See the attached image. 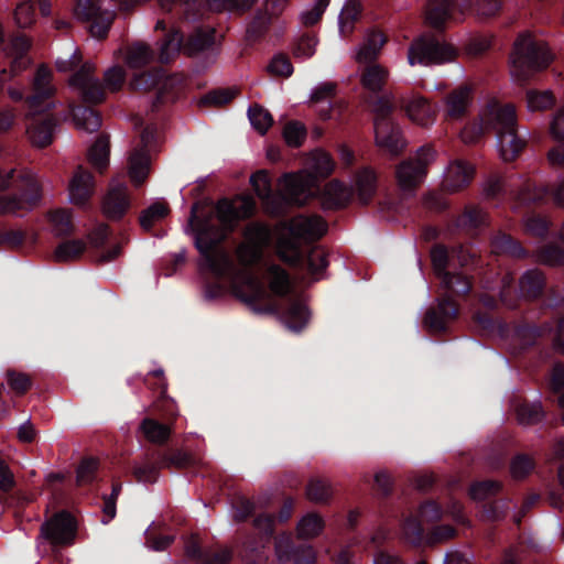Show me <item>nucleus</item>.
Listing matches in <instances>:
<instances>
[{"mask_svg":"<svg viewBox=\"0 0 564 564\" xmlns=\"http://www.w3.org/2000/svg\"><path fill=\"white\" fill-rule=\"evenodd\" d=\"M279 183L281 188L274 191L265 170L257 171L250 176V184L256 195L271 217H283L291 207H302L310 202L312 189L307 180L301 174L284 173Z\"/></svg>","mask_w":564,"mask_h":564,"instance_id":"nucleus-5","label":"nucleus"},{"mask_svg":"<svg viewBox=\"0 0 564 564\" xmlns=\"http://www.w3.org/2000/svg\"><path fill=\"white\" fill-rule=\"evenodd\" d=\"M109 139L105 134H100L88 150V162L99 172L109 165Z\"/></svg>","mask_w":564,"mask_h":564,"instance_id":"nucleus-39","label":"nucleus"},{"mask_svg":"<svg viewBox=\"0 0 564 564\" xmlns=\"http://www.w3.org/2000/svg\"><path fill=\"white\" fill-rule=\"evenodd\" d=\"M140 142L129 156V176L135 186H141L150 173V151L156 141V127L145 126L140 131Z\"/></svg>","mask_w":564,"mask_h":564,"instance_id":"nucleus-16","label":"nucleus"},{"mask_svg":"<svg viewBox=\"0 0 564 564\" xmlns=\"http://www.w3.org/2000/svg\"><path fill=\"white\" fill-rule=\"evenodd\" d=\"M139 429L147 441L158 445L165 444L171 436V424L152 417H144Z\"/></svg>","mask_w":564,"mask_h":564,"instance_id":"nucleus-36","label":"nucleus"},{"mask_svg":"<svg viewBox=\"0 0 564 564\" xmlns=\"http://www.w3.org/2000/svg\"><path fill=\"white\" fill-rule=\"evenodd\" d=\"M185 554L197 564H228L232 558V552L227 549L204 550L198 539L194 535L184 542Z\"/></svg>","mask_w":564,"mask_h":564,"instance_id":"nucleus-26","label":"nucleus"},{"mask_svg":"<svg viewBox=\"0 0 564 564\" xmlns=\"http://www.w3.org/2000/svg\"><path fill=\"white\" fill-rule=\"evenodd\" d=\"M51 80V70L41 65L34 75L33 93L25 99L28 116L32 118L28 132L31 141L40 148H45L52 143L54 130L57 126V119L51 112L52 97L55 93Z\"/></svg>","mask_w":564,"mask_h":564,"instance_id":"nucleus-6","label":"nucleus"},{"mask_svg":"<svg viewBox=\"0 0 564 564\" xmlns=\"http://www.w3.org/2000/svg\"><path fill=\"white\" fill-rule=\"evenodd\" d=\"M215 44V30L196 29L187 39L185 50L189 55H196L210 48Z\"/></svg>","mask_w":564,"mask_h":564,"instance_id":"nucleus-43","label":"nucleus"},{"mask_svg":"<svg viewBox=\"0 0 564 564\" xmlns=\"http://www.w3.org/2000/svg\"><path fill=\"white\" fill-rule=\"evenodd\" d=\"M155 59V52L144 42H134L129 45L126 63L130 68H142Z\"/></svg>","mask_w":564,"mask_h":564,"instance_id":"nucleus-38","label":"nucleus"},{"mask_svg":"<svg viewBox=\"0 0 564 564\" xmlns=\"http://www.w3.org/2000/svg\"><path fill=\"white\" fill-rule=\"evenodd\" d=\"M546 286V276L540 269L527 270L519 280L521 294L529 300L543 295Z\"/></svg>","mask_w":564,"mask_h":564,"instance_id":"nucleus-32","label":"nucleus"},{"mask_svg":"<svg viewBox=\"0 0 564 564\" xmlns=\"http://www.w3.org/2000/svg\"><path fill=\"white\" fill-rule=\"evenodd\" d=\"M170 209L166 203L155 202L144 209L139 218L140 226L149 231L156 220L167 216Z\"/></svg>","mask_w":564,"mask_h":564,"instance_id":"nucleus-53","label":"nucleus"},{"mask_svg":"<svg viewBox=\"0 0 564 564\" xmlns=\"http://www.w3.org/2000/svg\"><path fill=\"white\" fill-rule=\"evenodd\" d=\"M36 2L34 0H24L20 2L14 10V20L19 28L31 26L35 21Z\"/></svg>","mask_w":564,"mask_h":564,"instance_id":"nucleus-57","label":"nucleus"},{"mask_svg":"<svg viewBox=\"0 0 564 564\" xmlns=\"http://www.w3.org/2000/svg\"><path fill=\"white\" fill-rule=\"evenodd\" d=\"M535 260L545 265H564V249L556 243H547L538 248L534 252Z\"/></svg>","mask_w":564,"mask_h":564,"instance_id":"nucleus-47","label":"nucleus"},{"mask_svg":"<svg viewBox=\"0 0 564 564\" xmlns=\"http://www.w3.org/2000/svg\"><path fill=\"white\" fill-rule=\"evenodd\" d=\"M195 465V457L177 448H156L147 454L142 462L132 467V475L138 482L153 484L162 468L182 470Z\"/></svg>","mask_w":564,"mask_h":564,"instance_id":"nucleus-11","label":"nucleus"},{"mask_svg":"<svg viewBox=\"0 0 564 564\" xmlns=\"http://www.w3.org/2000/svg\"><path fill=\"white\" fill-rule=\"evenodd\" d=\"M283 319L286 326L294 332H300L307 325L310 311L301 297H289L286 308L283 312Z\"/></svg>","mask_w":564,"mask_h":564,"instance_id":"nucleus-31","label":"nucleus"},{"mask_svg":"<svg viewBox=\"0 0 564 564\" xmlns=\"http://www.w3.org/2000/svg\"><path fill=\"white\" fill-rule=\"evenodd\" d=\"M238 94L235 88L214 89L200 98L199 106H225L229 104Z\"/></svg>","mask_w":564,"mask_h":564,"instance_id":"nucleus-55","label":"nucleus"},{"mask_svg":"<svg viewBox=\"0 0 564 564\" xmlns=\"http://www.w3.org/2000/svg\"><path fill=\"white\" fill-rule=\"evenodd\" d=\"M386 42L387 36L381 31L370 30L358 52V61L365 63L375 61Z\"/></svg>","mask_w":564,"mask_h":564,"instance_id":"nucleus-40","label":"nucleus"},{"mask_svg":"<svg viewBox=\"0 0 564 564\" xmlns=\"http://www.w3.org/2000/svg\"><path fill=\"white\" fill-rule=\"evenodd\" d=\"M491 247L495 252L507 254L516 259H525L529 257V251L521 242L506 232H498L494 236Z\"/></svg>","mask_w":564,"mask_h":564,"instance_id":"nucleus-35","label":"nucleus"},{"mask_svg":"<svg viewBox=\"0 0 564 564\" xmlns=\"http://www.w3.org/2000/svg\"><path fill=\"white\" fill-rule=\"evenodd\" d=\"M486 215L481 208L468 205L464 212L456 217L454 226L464 231H475L485 225Z\"/></svg>","mask_w":564,"mask_h":564,"instance_id":"nucleus-41","label":"nucleus"},{"mask_svg":"<svg viewBox=\"0 0 564 564\" xmlns=\"http://www.w3.org/2000/svg\"><path fill=\"white\" fill-rule=\"evenodd\" d=\"M501 488V484L496 480L477 481L470 486V498L484 501L482 516L486 520H501L505 518L507 510L509 509V501L507 499H491V497L500 492Z\"/></svg>","mask_w":564,"mask_h":564,"instance_id":"nucleus-19","label":"nucleus"},{"mask_svg":"<svg viewBox=\"0 0 564 564\" xmlns=\"http://www.w3.org/2000/svg\"><path fill=\"white\" fill-rule=\"evenodd\" d=\"M471 100V89L468 86H460L451 91L446 97V116L452 120L462 119Z\"/></svg>","mask_w":564,"mask_h":564,"instance_id":"nucleus-33","label":"nucleus"},{"mask_svg":"<svg viewBox=\"0 0 564 564\" xmlns=\"http://www.w3.org/2000/svg\"><path fill=\"white\" fill-rule=\"evenodd\" d=\"M248 118L253 129L261 135L265 134L269 128L273 124L271 113L259 104H252L249 106Z\"/></svg>","mask_w":564,"mask_h":564,"instance_id":"nucleus-48","label":"nucleus"},{"mask_svg":"<svg viewBox=\"0 0 564 564\" xmlns=\"http://www.w3.org/2000/svg\"><path fill=\"white\" fill-rule=\"evenodd\" d=\"M473 0H429L426 21L437 31H443L446 21L455 19V13L463 15L471 8Z\"/></svg>","mask_w":564,"mask_h":564,"instance_id":"nucleus-20","label":"nucleus"},{"mask_svg":"<svg viewBox=\"0 0 564 564\" xmlns=\"http://www.w3.org/2000/svg\"><path fill=\"white\" fill-rule=\"evenodd\" d=\"M183 46L184 36L180 30L173 29L165 33L158 55L159 62L161 64H169L180 54Z\"/></svg>","mask_w":564,"mask_h":564,"instance_id":"nucleus-37","label":"nucleus"},{"mask_svg":"<svg viewBox=\"0 0 564 564\" xmlns=\"http://www.w3.org/2000/svg\"><path fill=\"white\" fill-rule=\"evenodd\" d=\"M519 423L524 425H533L541 422L545 417V411L540 402H522L516 408Z\"/></svg>","mask_w":564,"mask_h":564,"instance_id":"nucleus-46","label":"nucleus"},{"mask_svg":"<svg viewBox=\"0 0 564 564\" xmlns=\"http://www.w3.org/2000/svg\"><path fill=\"white\" fill-rule=\"evenodd\" d=\"M12 188V193L0 196V216L19 215L37 206L42 198V186L31 173L15 176V170H0V192Z\"/></svg>","mask_w":564,"mask_h":564,"instance_id":"nucleus-8","label":"nucleus"},{"mask_svg":"<svg viewBox=\"0 0 564 564\" xmlns=\"http://www.w3.org/2000/svg\"><path fill=\"white\" fill-rule=\"evenodd\" d=\"M395 105L387 97L381 96L375 104V138L378 147L397 155L404 149L400 127L393 122L392 115Z\"/></svg>","mask_w":564,"mask_h":564,"instance_id":"nucleus-13","label":"nucleus"},{"mask_svg":"<svg viewBox=\"0 0 564 564\" xmlns=\"http://www.w3.org/2000/svg\"><path fill=\"white\" fill-rule=\"evenodd\" d=\"M199 203H194L188 218V228L194 236V246L200 254L202 270L217 280L238 274L237 267L224 248L228 236L238 223L256 213V203L246 197L239 206L229 198H220L212 208L198 214ZM246 242L236 250L241 267L240 283L232 285L234 295L253 313H273L276 306L270 301L263 282L252 272L261 261L263 249L270 245L272 231L269 225L254 221L243 230Z\"/></svg>","mask_w":564,"mask_h":564,"instance_id":"nucleus-1","label":"nucleus"},{"mask_svg":"<svg viewBox=\"0 0 564 564\" xmlns=\"http://www.w3.org/2000/svg\"><path fill=\"white\" fill-rule=\"evenodd\" d=\"M525 99L530 111H544L556 104V98L551 90L529 89Z\"/></svg>","mask_w":564,"mask_h":564,"instance_id":"nucleus-45","label":"nucleus"},{"mask_svg":"<svg viewBox=\"0 0 564 564\" xmlns=\"http://www.w3.org/2000/svg\"><path fill=\"white\" fill-rule=\"evenodd\" d=\"M474 177V169L465 161L453 162L447 171L446 185L453 192L468 186Z\"/></svg>","mask_w":564,"mask_h":564,"instance_id":"nucleus-34","label":"nucleus"},{"mask_svg":"<svg viewBox=\"0 0 564 564\" xmlns=\"http://www.w3.org/2000/svg\"><path fill=\"white\" fill-rule=\"evenodd\" d=\"M387 76L388 73L383 67L379 65H370L364 70L361 83L365 88L373 93H379L383 89Z\"/></svg>","mask_w":564,"mask_h":564,"instance_id":"nucleus-51","label":"nucleus"},{"mask_svg":"<svg viewBox=\"0 0 564 564\" xmlns=\"http://www.w3.org/2000/svg\"><path fill=\"white\" fill-rule=\"evenodd\" d=\"M436 151L429 144L417 149L412 159L399 164L395 171L398 184L402 191H413L427 174V166L434 161Z\"/></svg>","mask_w":564,"mask_h":564,"instance_id":"nucleus-15","label":"nucleus"},{"mask_svg":"<svg viewBox=\"0 0 564 564\" xmlns=\"http://www.w3.org/2000/svg\"><path fill=\"white\" fill-rule=\"evenodd\" d=\"M289 0H265V9L256 12L247 26V40L258 42L262 40L270 29L272 18L282 13Z\"/></svg>","mask_w":564,"mask_h":564,"instance_id":"nucleus-24","label":"nucleus"},{"mask_svg":"<svg viewBox=\"0 0 564 564\" xmlns=\"http://www.w3.org/2000/svg\"><path fill=\"white\" fill-rule=\"evenodd\" d=\"M15 486L14 475L9 466L0 459V503L14 508L24 509L34 500V495L22 490H13Z\"/></svg>","mask_w":564,"mask_h":564,"instance_id":"nucleus-23","label":"nucleus"},{"mask_svg":"<svg viewBox=\"0 0 564 564\" xmlns=\"http://www.w3.org/2000/svg\"><path fill=\"white\" fill-rule=\"evenodd\" d=\"M404 541L413 546H420L424 540V529L421 520L413 514L405 517L401 524Z\"/></svg>","mask_w":564,"mask_h":564,"instance_id":"nucleus-44","label":"nucleus"},{"mask_svg":"<svg viewBox=\"0 0 564 564\" xmlns=\"http://www.w3.org/2000/svg\"><path fill=\"white\" fill-rule=\"evenodd\" d=\"M31 48V40L21 33H17L6 42V34L0 23V51L11 58V70L18 74L26 69L31 64L29 51Z\"/></svg>","mask_w":564,"mask_h":564,"instance_id":"nucleus-21","label":"nucleus"},{"mask_svg":"<svg viewBox=\"0 0 564 564\" xmlns=\"http://www.w3.org/2000/svg\"><path fill=\"white\" fill-rule=\"evenodd\" d=\"M267 275L269 280V290L265 288L269 293V299L276 306V310L273 313H261L262 315H274L279 311V306L275 301L272 299V295L275 297L284 299L291 295L293 286L290 273L282 268L280 264L271 263L267 267Z\"/></svg>","mask_w":564,"mask_h":564,"instance_id":"nucleus-28","label":"nucleus"},{"mask_svg":"<svg viewBox=\"0 0 564 564\" xmlns=\"http://www.w3.org/2000/svg\"><path fill=\"white\" fill-rule=\"evenodd\" d=\"M533 458L527 454H517L510 463V473L516 479H524L534 469Z\"/></svg>","mask_w":564,"mask_h":564,"instance_id":"nucleus-59","label":"nucleus"},{"mask_svg":"<svg viewBox=\"0 0 564 564\" xmlns=\"http://www.w3.org/2000/svg\"><path fill=\"white\" fill-rule=\"evenodd\" d=\"M104 80L108 89L119 91L126 82V70L119 65H115L106 70Z\"/></svg>","mask_w":564,"mask_h":564,"instance_id":"nucleus-64","label":"nucleus"},{"mask_svg":"<svg viewBox=\"0 0 564 564\" xmlns=\"http://www.w3.org/2000/svg\"><path fill=\"white\" fill-rule=\"evenodd\" d=\"M50 221L57 237L69 236L74 230L72 213L68 209H56L50 213Z\"/></svg>","mask_w":564,"mask_h":564,"instance_id":"nucleus-52","label":"nucleus"},{"mask_svg":"<svg viewBox=\"0 0 564 564\" xmlns=\"http://www.w3.org/2000/svg\"><path fill=\"white\" fill-rule=\"evenodd\" d=\"M102 0H77L75 14L78 20L88 24V30L94 37L104 40L107 37L115 19V12L102 9Z\"/></svg>","mask_w":564,"mask_h":564,"instance_id":"nucleus-18","label":"nucleus"},{"mask_svg":"<svg viewBox=\"0 0 564 564\" xmlns=\"http://www.w3.org/2000/svg\"><path fill=\"white\" fill-rule=\"evenodd\" d=\"M95 177L90 171L78 165L68 183L70 202L75 205H85L94 194Z\"/></svg>","mask_w":564,"mask_h":564,"instance_id":"nucleus-27","label":"nucleus"},{"mask_svg":"<svg viewBox=\"0 0 564 564\" xmlns=\"http://www.w3.org/2000/svg\"><path fill=\"white\" fill-rule=\"evenodd\" d=\"M401 108L408 117L422 127L430 126L434 120V110L430 102L422 96H402L399 100Z\"/></svg>","mask_w":564,"mask_h":564,"instance_id":"nucleus-30","label":"nucleus"},{"mask_svg":"<svg viewBox=\"0 0 564 564\" xmlns=\"http://www.w3.org/2000/svg\"><path fill=\"white\" fill-rule=\"evenodd\" d=\"M361 11L362 8L359 1L348 0L346 2L338 18L339 32L344 37L354 32L355 24L360 19Z\"/></svg>","mask_w":564,"mask_h":564,"instance_id":"nucleus-42","label":"nucleus"},{"mask_svg":"<svg viewBox=\"0 0 564 564\" xmlns=\"http://www.w3.org/2000/svg\"><path fill=\"white\" fill-rule=\"evenodd\" d=\"M257 0H206V4L212 11L243 13L252 8Z\"/></svg>","mask_w":564,"mask_h":564,"instance_id":"nucleus-54","label":"nucleus"},{"mask_svg":"<svg viewBox=\"0 0 564 564\" xmlns=\"http://www.w3.org/2000/svg\"><path fill=\"white\" fill-rule=\"evenodd\" d=\"M474 134L469 138L463 132L465 142H476L485 133L495 132L498 139L501 158L507 162L514 161L528 144V133L520 132L516 108L511 104L502 105L496 99L487 102L480 122L475 124Z\"/></svg>","mask_w":564,"mask_h":564,"instance_id":"nucleus-4","label":"nucleus"},{"mask_svg":"<svg viewBox=\"0 0 564 564\" xmlns=\"http://www.w3.org/2000/svg\"><path fill=\"white\" fill-rule=\"evenodd\" d=\"M335 169V162L325 151H317L313 155V170L319 177H328Z\"/></svg>","mask_w":564,"mask_h":564,"instance_id":"nucleus-62","label":"nucleus"},{"mask_svg":"<svg viewBox=\"0 0 564 564\" xmlns=\"http://www.w3.org/2000/svg\"><path fill=\"white\" fill-rule=\"evenodd\" d=\"M7 381L18 395L25 394L32 387V379L29 375L12 369L7 371Z\"/></svg>","mask_w":564,"mask_h":564,"instance_id":"nucleus-61","label":"nucleus"},{"mask_svg":"<svg viewBox=\"0 0 564 564\" xmlns=\"http://www.w3.org/2000/svg\"><path fill=\"white\" fill-rule=\"evenodd\" d=\"M511 58L517 79L524 84L535 73L546 69L554 55L544 41L527 32L514 41Z\"/></svg>","mask_w":564,"mask_h":564,"instance_id":"nucleus-10","label":"nucleus"},{"mask_svg":"<svg viewBox=\"0 0 564 564\" xmlns=\"http://www.w3.org/2000/svg\"><path fill=\"white\" fill-rule=\"evenodd\" d=\"M457 54L455 46L440 34L424 33L410 44L408 59L412 66H432L453 62Z\"/></svg>","mask_w":564,"mask_h":564,"instance_id":"nucleus-12","label":"nucleus"},{"mask_svg":"<svg viewBox=\"0 0 564 564\" xmlns=\"http://www.w3.org/2000/svg\"><path fill=\"white\" fill-rule=\"evenodd\" d=\"M99 462L95 457L84 458L76 470V481L79 486H86L94 482L97 477Z\"/></svg>","mask_w":564,"mask_h":564,"instance_id":"nucleus-56","label":"nucleus"},{"mask_svg":"<svg viewBox=\"0 0 564 564\" xmlns=\"http://www.w3.org/2000/svg\"><path fill=\"white\" fill-rule=\"evenodd\" d=\"M377 191V176L370 169H364L356 174L355 186L332 180L321 193V204L324 210H337L347 207L356 196L362 205H368Z\"/></svg>","mask_w":564,"mask_h":564,"instance_id":"nucleus-9","label":"nucleus"},{"mask_svg":"<svg viewBox=\"0 0 564 564\" xmlns=\"http://www.w3.org/2000/svg\"><path fill=\"white\" fill-rule=\"evenodd\" d=\"M274 521V517L269 513H260L253 519V528L260 536L258 540H248L245 543L246 552L250 553L248 554L250 560L248 564H258L257 561L261 560L264 544L273 536Z\"/></svg>","mask_w":564,"mask_h":564,"instance_id":"nucleus-25","label":"nucleus"},{"mask_svg":"<svg viewBox=\"0 0 564 564\" xmlns=\"http://www.w3.org/2000/svg\"><path fill=\"white\" fill-rule=\"evenodd\" d=\"M94 65L84 63L69 78V85L79 91L85 102L72 107L73 120L78 128L90 133L101 126V115L90 105L101 104L106 97L105 87L94 77Z\"/></svg>","mask_w":564,"mask_h":564,"instance_id":"nucleus-7","label":"nucleus"},{"mask_svg":"<svg viewBox=\"0 0 564 564\" xmlns=\"http://www.w3.org/2000/svg\"><path fill=\"white\" fill-rule=\"evenodd\" d=\"M85 248V243L79 239L66 240L56 247L54 258L57 262L73 261L84 253Z\"/></svg>","mask_w":564,"mask_h":564,"instance_id":"nucleus-50","label":"nucleus"},{"mask_svg":"<svg viewBox=\"0 0 564 564\" xmlns=\"http://www.w3.org/2000/svg\"><path fill=\"white\" fill-rule=\"evenodd\" d=\"M551 387L554 394L558 395V406L563 411L564 423V365L555 364L551 373Z\"/></svg>","mask_w":564,"mask_h":564,"instance_id":"nucleus-63","label":"nucleus"},{"mask_svg":"<svg viewBox=\"0 0 564 564\" xmlns=\"http://www.w3.org/2000/svg\"><path fill=\"white\" fill-rule=\"evenodd\" d=\"M306 496L314 502H327L332 496V490L328 484L321 479H312L306 487Z\"/></svg>","mask_w":564,"mask_h":564,"instance_id":"nucleus-60","label":"nucleus"},{"mask_svg":"<svg viewBox=\"0 0 564 564\" xmlns=\"http://www.w3.org/2000/svg\"><path fill=\"white\" fill-rule=\"evenodd\" d=\"M130 207V197L124 184L111 185L102 199V212L110 220H120Z\"/></svg>","mask_w":564,"mask_h":564,"instance_id":"nucleus-29","label":"nucleus"},{"mask_svg":"<svg viewBox=\"0 0 564 564\" xmlns=\"http://www.w3.org/2000/svg\"><path fill=\"white\" fill-rule=\"evenodd\" d=\"M324 529V520L317 513H307L297 524L299 539L307 540L317 536Z\"/></svg>","mask_w":564,"mask_h":564,"instance_id":"nucleus-49","label":"nucleus"},{"mask_svg":"<svg viewBox=\"0 0 564 564\" xmlns=\"http://www.w3.org/2000/svg\"><path fill=\"white\" fill-rule=\"evenodd\" d=\"M275 553L280 562L294 564H315V551L312 545L296 542L291 534H282L275 539Z\"/></svg>","mask_w":564,"mask_h":564,"instance_id":"nucleus-22","label":"nucleus"},{"mask_svg":"<svg viewBox=\"0 0 564 564\" xmlns=\"http://www.w3.org/2000/svg\"><path fill=\"white\" fill-rule=\"evenodd\" d=\"M174 78L167 76L162 67H153L149 70L137 73L130 82V88L137 91H148L156 89L155 100L153 101V110L158 109L161 105L174 102L178 93L170 89Z\"/></svg>","mask_w":564,"mask_h":564,"instance_id":"nucleus-14","label":"nucleus"},{"mask_svg":"<svg viewBox=\"0 0 564 564\" xmlns=\"http://www.w3.org/2000/svg\"><path fill=\"white\" fill-rule=\"evenodd\" d=\"M431 262L441 286L445 290L438 299L437 307H430L424 316V325L433 333H445L447 324L457 318L459 305L451 295L466 296L471 288L473 281L460 272L447 270L449 264L448 249L445 245L436 243L431 249Z\"/></svg>","mask_w":564,"mask_h":564,"instance_id":"nucleus-3","label":"nucleus"},{"mask_svg":"<svg viewBox=\"0 0 564 564\" xmlns=\"http://www.w3.org/2000/svg\"><path fill=\"white\" fill-rule=\"evenodd\" d=\"M76 533L77 524L74 516L62 510L42 523L37 539H43L53 546H66L74 543Z\"/></svg>","mask_w":564,"mask_h":564,"instance_id":"nucleus-17","label":"nucleus"},{"mask_svg":"<svg viewBox=\"0 0 564 564\" xmlns=\"http://www.w3.org/2000/svg\"><path fill=\"white\" fill-rule=\"evenodd\" d=\"M307 131L303 123L299 121H290L283 129V138L286 144L291 148H300L305 138Z\"/></svg>","mask_w":564,"mask_h":564,"instance_id":"nucleus-58","label":"nucleus"},{"mask_svg":"<svg viewBox=\"0 0 564 564\" xmlns=\"http://www.w3.org/2000/svg\"><path fill=\"white\" fill-rule=\"evenodd\" d=\"M283 227L290 237L281 240L280 260L292 268L306 271L315 281L319 280L328 267L327 253L317 246L304 252L300 242L321 239L327 231L325 219L317 215H297L284 221Z\"/></svg>","mask_w":564,"mask_h":564,"instance_id":"nucleus-2","label":"nucleus"}]
</instances>
